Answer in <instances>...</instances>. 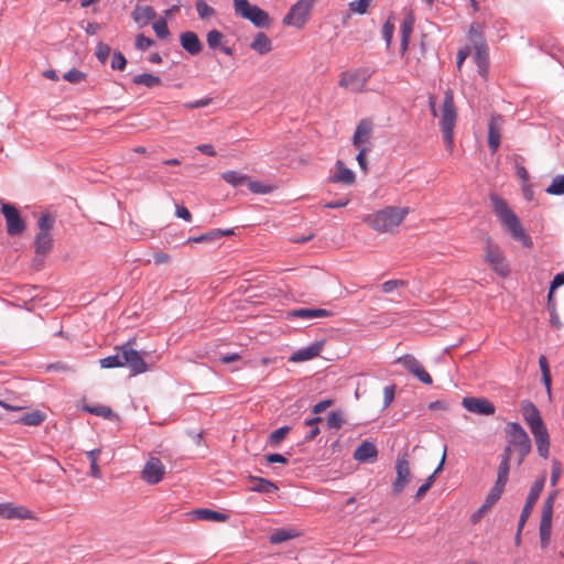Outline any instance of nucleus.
I'll return each instance as SVG.
<instances>
[{
    "label": "nucleus",
    "mask_w": 564,
    "mask_h": 564,
    "mask_svg": "<svg viewBox=\"0 0 564 564\" xmlns=\"http://www.w3.org/2000/svg\"><path fill=\"white\" fill-rule=\"evenodd\" d=\"M131 15L135 23L144 26L155 18L156 13L150 6H137Z\"/></svg>",
    "instance_id": "c85d7f7f"
},
{
    "label": "nucleus",
    "mask_w": 564,
    "mask_h": 564,
    "mask_svg": "<svg viewBox=\"0 0 564 564\" xmlns=\"http://www.w3.org/2000/svg\"><path fill=\"white\" fill-rule=\"evenodd\" d=\"M553 506L554 501L546 498L542 508V516L540 522V541L541 547L545 549L551 540V530H552V517H553Z\"/></svg>",
    "instance_id": "9b49d317"
},
{
    "label": "nucleus",
    "mask_w": 564,
    "mask_h": 564,
    "mask_svg": "<svg viewBox=\"0 0 564 564\" xmlns=\"http://www.w3.org/2000/svg\"><path fill=\"white\" fill-rule=\"evenodd\" d=\"M127 65V59L120 52H115L112 54L111 67L117 70H123Z\"/></svg>",
    "instance_id": "e2e57ef3"
},
{
    "label": "nucleus",
    "mask_w": 564,
    "mask_h": 564,
    "mask_svg": "<svg viewBox=\"0 0 564 564\" xmlns=\"http://www.w3.org/2000/svg\"><path fill=\"white\" fill-rule=\"evenodd\" d=\"M299 536V532L294 529H279L270 535L272 544H280Z\"/></svg>",
    "instance_id": "c9c22d12"
},
{
    "label": "nucleus",
    "mask_w": 564,
    "mask_h": 564,
    "mask_svg": "<svg viewBox=\"0 0 564 564\" xmlns=\"http://www.w3.org/2000/svg\"><path fill=\"white\" fill-rule=\"evenodd\" d=\"M507 434L509 436V445L519 447L521 444H524L530 441L529 435L523 430V427L516 422H510L507 424Z\"/></svg>",
    "instance_id": "4be33fe9"
},
{
    "label": "nucleus",
    "mask_w": 564,
    "mask_h": 564,
    "mask_svg": "<svg viewBox=\"0 0 564 564\" xmlns=\"http://www.w3.org/2000/svg\"><path fill=\"white\" fill-rule=\"evenodd\" d=\"M250 47L259 54L263 55L272 50V43L265 33L259 32L256 34L253 41L250 44Z\"/></svg>",
    "instance_id": "473e14b6"
},
{
    "label": "nucleus",
    "mask_w": 564,
    "mask_h": 564,
    "mask_svg": "<svg viewBox=\"0 0 564 564\" xmlns=\"http://www.w3.org/2000/svg\"><path fill=\"white\" fill-rule=\"evenodd\" d=\"M337 172L329 178L333 183H341L345 185H352L355 183L356 176L355 173L345 166L343 161L338 160L336 162Z\"/></svg>",
    "instance_id": "bb28decb"
},
{
    "label": "nucleus",
    "mask_w": 564,
    "mask_h": 564,
    "mask_svg": "<svg viewBox=\"0 0 564 564\" xmlns=\"http://www.w3.org/2000/svg\"><path fill=\"white\" fill-rule=\"evenodd\" d=\"M532 434L535 438L536 449H538L539 455L541 457L546 458L549 455V446H550L549 434H547L546 429L544 427L542 430L532 432Z\"/></svg>",
    "instance_id": "72a5a7b5"
},
{
    "label": "nucleus",
    "mask_w": 564,
    "mask_h": 564,
    "mask_svg": "<svg viewBox=\"0 0 564 564\" xmlns=\"http://www.w3.org/2000/svg\"><path fill=\"white\" fill-rule=\"evenodd\" d=\"M457 119V112L454 105V97L451 90H447L444 96L442 116H441V130L447 149L451 151L454 144V127Z\"/></svg>",
    "instance_id": "7ed1b4c3"
},
{
    "label": "nucleus",
    "mask_w": 564,
    "mask_h": 564,
    "mask_svg": "<svg viewBox=\"0 0 564 564\" xmlns=\"http://www.w3.org/2000/svg\"><path fill=\"white\" fill-rule=\"evenodd\" d=\"M474 61L477 65L478 73L482 78H487V73L489 68V52H488V45H482L481 43L479 46L474 48Z\"/></svg>",
    "instance_id": "393cba45"
},
{
    "label": "nucleus",
    "mask_w": 564,
    "mask_h": 564,
    "mask_svg": "<svg viewBox=\"0 0 564 564\" xmlns=\"http://www.w3.org/2000/svg\"><path fill=\"white\" fill-rule=\"evenodd\" d=\"M288 316L293 318L313 319L329 317L332 316V312L325 308L301 307L290 311Z\"/></svg>",
    "instance_id": "412c9836"
},
{
    "label": "nucleus",
    "mask_w": 564,
    "mask_h": 564,
    "mask_svg": "<svg viewBox=\"0 0 564 564\" xmlns=\"http://www.w3.org/2000/svg\"><path fill=\"white\" fill-rule=\"evenodd\" d=\"M395 473L397 477L392 484V491L394 495H400L410 482L412 476L409 455L406 452L400 453L398 455L395 462Z\"/></svg>",
    "instance_id": "6e6552de"
},
{
    "label": "nucleus",
    "mask_w": 564,
    "mask_h": 564,
    "mask_svg": "<svg viewBox=\"0 0 564 564\" xmlns=\"http://www.w3.org/2000/svg\"><path fill=\"white\" fill-rule=\"evenodd\" d=\"M1 213L7 221L8 235L12 237L22 235L26 226L18 208L10 203H2Z\"/></svg>",
    "instance_id": "1a4fd4ad"
},
{
    "label": "nucleus",
    "mask_w": 564,
    "mask_h": 564,
    "mask_svg": "<svg viewBox=\"0 0 564 564\" xmlns=\"http://www.w3.org/2000/svg\"><path fill=\"white\" fill-rule=\"evenodd\" d=\"M63 78L72 84H78L86 79V74L76 68H72L63 75Z\"/></svg>",
    "instance_id": "4d7b16f0"
},
{
    "label": "nucleus",
    "mask_w": 564,
    "mask_h": 564,
    "mask_svg": "<svg viewBox=\"0 0 564 564\" xmlns=\"http://www.w3.org/2000/svg\"><path fill=\"white\" fill-rule=\"evenodd\" d=\"M212 101L213 99L210 97H205L195 101L185 102L182 105V107L185 109H197L209 106Z\"/></svg>",
    "instance_id": "69168bd1"
},
{
    "label": "nucleus",
    "mask_w": 564,
    "mask_h": 564,
    "mask_svg": "<svg viewBox=\"0 0 564 564\" xmlns=\"http://www.w3.org/2000/svg\"><path fill=\"white\" fill-rule=\"evenodd\" d=\"M250 481L252 482L250 487L251 491L271 494L279 489L274 482L265 478L250 476Z\"/></svg>",
    "instance_id": "c756f323"
},
{
    "label": "nucleus",
    "mask_w": 564,
    "mask_h": 564,
    "mask_svg": "<svg viewBox=\"0 0 564 564\" xmlns=\"http://www.w3.org/2000/svg\"><path fill=\"white\" fill-rule=\"evenodd\" d=\"M505 119L501 115H492L488 124V147L492 153L500 147Z\"/></svg>",
    "instance_id": "2eb2a0df"
},
{
    "label": "nucleus",
    "mask_w": 564,
    "mask_h": 564,
    "mask_svg": "<svg viewBox=\"0 0 564 564\" xmlns=\"http://www.w3.org/2000/svg\"><path fill=\"white\" fill-rule=\"evenodd\" d=\"M45 420V414L41 411H33L31 413L24 414L20 422L24 425L29 426H37Z\"/></svg>",
    "instance_id": "37998d69"
},
{
    "label": "nucleus",
    "mask_w": 564,
    "mask_h": 564,
    "mask_svg": "<svg viewBox=\"0 0 564 564\" xmlns=\"http://www.w3.org/2000/svg\"><path fill=\"white\" fill-rule=\"evenodd\" d=\"M193 514L204 521L225 522L228 519L227 514L210 509H197Z\"/></svg>",
    "instance_id": "f704fd0d"
},
{
    "label": "nucleus",
    "mask_w": 564,
    "mask_h": 564,
    "mask_svg": "<svg viewBox=\"0 0 564 564\" xmlns=\"http://www.w3.org/2000/svg\"><path fill=\"white\" fill-rule=\"evenodd\" d=\"M134 339L128 340L126 344L116 347V350L122 351V367L127 366L132 375H140L149 370L143 356L133 349Z\"/></svg>",
    "instance_id": "423d86ee"
},
{
    "label": "nucleus",
    "mask_w": 564,
    "mask_h": 564,
    "mask_svg": "<svg viewBox=\"0 0 564 564\" xmlns=\"http://www.w3.org/2000/svg\"><path fill=\"white\" fill-rule=\"evenodd\" d=\"M503 490L505 487L495 484L484 501L485 508H491L500 499Z\"/></svg>",
    "instance_id": "49530a36"
},
{
    "label": "nucleus",
    "mask_w": 564,
    "mask_h": 564,
    "mask_svg": "<svg viewBox=\"0 0 564 564\" xmlns=\"http://www.w3.org/2000/svg\"><path fill=\"white\" fill-rule=\"evenodd\" d=\"M490 202L503 229L507 230L514 240L522 242L525 247H529L531 245V240L525 235L517 215L509 208L507 202L497 194H490Z\"/></svg>",
    "instance_id": "f257e3e1"
},
{
    "label": "nucleus",
    "mask_w": 564,
    "mask_h": 564,
    "mask_svg": "<svg viewBox=\"0 0 564 564\" xmlns=\"http://www.w3.org/2000/svg\"><path fill=\"white\" fill-rule=\"evenodd\" d=\"M398 364L404 366V368L416 377L421 382L425 384H432L433 380L430 373L423 368L421 362L413 355H404L397 359Z\"/></svg>",
    "instance_id": "ddd939ff"
},
{
    "label": "nucleus",
    "mask_w": 564,
    "mask_h": 564,
    "mask_svg": "<svg viewBox=\"0 0 564 564\" xmlns=\"http://www.w3.org/2000/svg\"><path fill=\"white\" fill-rule=\"evenodd\" d=\"M221 177L224 181H226L228 184H230L235 187L247 184L248 178H249L247 175L241 174L236 171H227L221 174Z\"/></svg>",
    "instance_id": "58836bf2"
},
{
    "label": "nucleus",
    "mask_w": 564,
    "mask_h": 564,
    "mask_svg": "<svg viewBox=\"0 0 564 564\" xmlns=\"http://www.w3.org/2000/svg\"><path fill=\"white\" fill-rule=\"evenodd\" d=\"M154 44V41L144 34H138L135 37V47L140 51H145Z\"/></svg>",
    "instance_id": "0e129e2a"
},
{
    "label": "nucleus",
    "mask_w": 564,
    "mask_h": 564,
    "mask_svg": "<svg viewBox=\"0 0 564 564\" xmlns=\"http://www.w3.org/2000/svg\"><path fill=\"white\" fill-rule=\"evenodd\" d=\"M232 229H213L196 237H189L187 243H212L220 240L224 236L232 235Z\"/></svg>",
    "instance_id": "b1692460"
},
{
    "label": "nucleus",
    "mask_w": 564,
    "mask_h": 564,
    "mask_svg": "<svg viewBox=\"0 0 564 564\" xmlns=\"http://www.w3.org/2000/svg\"><path fill=\"white\" fill-rule=\"evenodd\" d=\"M394 386H387L383 389V408H388L394 399Z\"/></svg>",
    "instance_id": "774afa93"
},
{
    "label": "nucleus",
    "mask_w": 564,
    "mask_h": 564,
    "mask_svg": "<svg viewBox=\"0 0 564 564\" xmlns=\"http://www.w3.org/2000/svg\"><path fill=\"white\" fill-rule=\"evenodd\" d=\"M224 37V34L218 30H210L206 35V41L208 46L215 50L220 48Z\"/></svg>",
    "instance_id": "8fccbe9b"
},
{
    "label": "nucleus",
    "mask_w": 564,
    "mask_h": 564,
    "mask_svg": "<svg viewBox=\"0 0 564 564\" xmlns=\"http://www.w3.org/2000/svg\"><path fill=\"white\" fill-rule=\"evenodd\" d=\"M371 0H355L349 3V9L352 12L365 14Z\"/></svg>",
    "instance_id": "052dcab7"
},
{
    "label": "nucleus",
    "mask_w": 564,
    "mask_h": 564,
    "mask_svg": "<svg viewBox=\"0 0 564 564\" xmlns=\"http://www.w3.org/2000/svg\"><path fill=\"white\" fill-rule=\"evenodd\" d=\"M373 131V123L370 119H362L357 124V128L355 130L354 137H352V144L355 148H366L365 144H367L372 135Z\"/></svg>",
    "instance_id": "f3484780"
},
{
    "label": "nucleus",
    "mask_w": 564,
    "mask_h": 564,
    "mask_svg": "<svg viewBox=\"0 0 564 564\" xmlns=\"http://www.w3.org/2000/svg\"><path fill=\"white\" fill-rule=\"evenodd\" d=\"M521 412L531 432L544 429V423L536 406L530 401H522Z\"/></svg>",
    "instance_id": "dca6fc26"
},
{
    "label": "nucleus",
    "mask_w": 564,
    "mask_h": 564,
    "mask_svg": "<svg viewBox=\"0 0 564 564\" xmlns=\"http://www.w3.org/2000/svg\"><path fill=\"white\" fill-rule=\"evenodd\" d=\"M84 410L90 414L101 416L104 419H112L116 415L113 414L112 410L105 405H93V406H85Z\"/></svg>",
    "instance_id": "a18cd8bd"
},
{
    "label": "nucleus",
    "mask_w": 564,
    "mask_h": 564,
    "mask_svg": "<svg viewBox=\"0 0 564 564\" xmlns=\"http://www.w3.org/2000/svg\"><path fill=\"white\" fill-rule=\"evenodd\" d=\"M52 234L37 232L34 239V248L37 257H45L53 248Z\"/></svg>",
    "instance_id": "cd10ccee"
},
{
    "label": "nucleus",
    "mask_w": 564,
    "mask_h": 564,
    "mask_svg": "<svg viewBox=\"0 0 564 564\" xmlns=\"http://www.w3.org/2000/svg\"><path fill=\"white\" fill-rule=\"evenodd\" d=\"M378 449L371 442H362L354 452V458L359 463H366L376 459Z\"/></svg>",
    "instance_id": "a878e982"
},
{
    "label": "nucleus",
    "mask_w": 564,
    "mask_h": 564,
    "mask_svg": "<svg viewBox=\"0 0 564 564\" xmlns=\"http://www.w3.org/2000/svg\"><path fill=\"white\" fill-rule=\"evenodd\" d=\"M0 518L3 519H30V511L21 506H14L13 503H0Z\"/></svg>",
    "instance_id": "5701e85b"
},
{
    "label": "nucleus",
    "mask_w": 564,
    "mask_h": 564,
    "mask_svg": "<svg viewBox=\"0 0 564 564\" xmlns=\"http://www.w3.org/2000/svg\"><path fill=\"white\" fill-rule=\"evenodd\" d=\"M141 474L145 482L156 485L164 478L165 466L158 457L151 456L147 460Z\"/></svg>",
    "instance_id": "f8f14e48"
},
{
    "label": "nucleus",
    "mask_w": 564,
    "mask_h": 564,
    "mask_svg": "<svg viewBox=\"0 0 564 564\" xmlns=\"http://www.w3.org/2000/svg\"><path fill=\"white\" fill-rule=\"evenodd\" d=\"M408 282L404 280H389L382 283L381 288L384 293H392L399 288L406 286Z\"/></svg>",
    "instance_id": "13d9d810"
},
{
    "label": "nucleus",
    "mask_w": 564,
    "mask_h": 564,
    "mask_svg": "<svg viewBox=\"0 0 564 564\" xmlns=\"http://www.w3.org/2000/svg\"><path fill=\"white\" fill-rule=\"evenodd\" d=\"M111 48L108 44L99 42L96 46V56L99 62L105 63L109 55H110Z\"/></svg>",
    "instance_id": "bf43d9fd"
},
{
    "label": "nucleus",
    "mask_w": 564,
    "mask_h": 564,
    "mask_svg": "<svg viewBox=\"0 0 564 564\" xmlns=\"http://www.w3.org/2000/svg\"><path fill=\"white\" fill-rule=\"evenodd\" d=\"M373 70L369 67H359L352 70H346L340 74L338 85L354 93H361Z\"/></svg>",
    "instance_id": "39448f33"
},
{
    "label": "nucleus",
    "mask_w": 564,
    "mask_h": 564,
    "mask_svg": "<svg viewBox=\"0 0 564 564\" xmlns=\"http://www.w3.org/2000/svg\"><path fill=\"white\" fill-rule=\"evenodd\" d=\"M195 8L197 11L198 17L202 20L208 19L213 15H215L216 11L214 8L207 4L205 0H197L195 3Z\"/></svg>",
    "instance_id": "de8ad7c7"
},
{
    "label": "nucleus",
    "mask_w": 564,
    "mask_h": 564,
    "mask_svg": "<svg viewBox=\"0 0 564 564\" xmlns=\"http://www.w3.org/2000/svg\"><path fill=\"white\" fill-rule=\"evenodd\" d=\"M510 464L500 463L498 468V475L496 479V485L501 487H506L509 478Z\"/></svg>",
    "instance_id": "6e6d98bb"
},
{
    "label": "nucleus",
    "mask_w": 564,
    "mask_h": 564,
    "mask_svg": "<svg viewBox=\"0 0 564 564\" xmlns=\"http://www.w3.org/2000/svg\"><path fill=\"white\" fill-rule=\"evenodd\" d=\"M406 214V208L389 206L370 216V225L380 232L392 231L400 226Z\"/></svg>",
    "instance_id": "f03ea898"
},
{
    "label": "nucleus",
    "mask_w": 564,
    "mask_h": 564,
    "mask_svg": "<svg viewBox=\"0 0 564 564\" xmlns=\"http://www.w3.org/2000/svg\"><path fill=\"white\" fill-rule=\"evenodd\" d=\"M485 260L497 274L501 276H507L509 274V264L498 246L488 242Z\"/></svg>",
    "instance_id": "9d476101"
},
{
    "label": "nucleus",
    "mask_w": 564,
    "mask_h": 564,
    "mask_svg": "<svg viewBox=\"0 0 564 564\" xmlns=\"http://www.w3.org/2000/svg\"><path fill=\"white\" fill-rule=\"evenodd\" d=\"M132 82L137 85H143L149 88L161 85V78L156 75L143 73L133 77Z\"/></svg>",
    "instance_id": "4c0bfd02"
},
{
    "label": "nucleus",
    "mask_w": 564,
    "mask_h": 564,
    "mask_svg": "<svg viewBox=\"0 0 564 564\" xmlns=\"http://www.w3.org/2000/svg\"><path fill=\"white\" fill-rule=\"evenodd\" d=\"M563 284H564V272H560L554 276V279L550 285V291H549V295H547V310L550 312V319H551V323L556 328L561 327V321H560L558 315L555 313V304L553 303V292H554V290H556L557 288H560Z\"/></svg>",
    "instance_id": "a211bd4d"
},
{
    "label": "nucleus",
    "mask_w": 564,
    "mask_h": 564,
    "mask_svg": "<svg viewBox=\"0 0 564 564\" xmlns=\"http://www.w3.org/2000/svg\"><path fill=\"white\" fill-rule=\"evenodd\" d=\"M314 2L315 0H299L283 18V24L297 29L303 28L308 20Z\"/></svg>",
    "instance_id": "0eeeda50"
},
{
    "label": "nucleus",
    "mask_w": 564,
    "mask_h": 564,
    "mask_svg": "<svg viewBox=\"0 0 564 564\" xmlns=\"http://www.w3.org/2000/svg\"><path fill=\"white\" fill-rule=\"evenodd\" d=\"M323 346H324V341H316L307 347H303V348L299 349L297 351H295L294 354H292L289 357V361L302 362V361L311 360L321 354Z\"/></svg>",
    "instance_id": "6ab92c4d"
},
{
    "label": "nucleus",
    "mask_w": 564,
    "mask_h": 564,
    "mask_svg": "<svg viewBox=\"0 0 564 564\" xmlns=\"http://www.w3.org/2000/svg\"><path fill=\"white\" fill-rule=\"evenodd\" d=\"M445 457H446V448L444 449V453L442 455V458H441V462L437 466V468L434 470V473L432 475H430L425 482L423 485H421L419 487V489L416 490V494H415V499L416 500H421L422 497L430 490V488L433 486L434 481H435V476L436 474H438L442 469H443V466H444V463H445Z\"/></svg>",
    "instance_id": "2f4dec72"
},
{
    "label": "nucleus",
    "mask_w": 564,
    "mask_h": 564,
    "mask_svg": "<svg viewBox=\"0 0 564 564\" xmlns=\"http://www.w3.org/2000/svg\"><path fill=\"white\" fill-rule=\"evenodd\" d=\"M539 365H540V368H541V371L543 375V380L545 382V386L549 389L551 379H550V373H549L547 359L545 356H540Z\"/></svg>",
    "instance_id": "338daca9"
},
{
    "label": "nucleus",
    "mask_w": 564,
    "mask_h": 564,
    "mask_svg": "<svg viewBox=\"0 0 564 564\" xmlns=\"http://www.w3.org/2000/svg\"><path fill=\"white\" fill-rule=\"evenodd\" d=\"M247 186L254 194H269L273 191L271 185H267L259 181H251L250 178H248Z\"/></svg>",
    "instance_id": "603ef678"
},
{
    "label": "nucleus",
    "mask_w": 564,
    "mask_h": 564,
    "mask_svg": "<svg viewBox=\"0 0 564 564\" xmlns=\"http://www.w3.org/2000/svg\"><path fill=\"white\" fill-rule=\"evenodd\" d=\"M182 47L191 55H197L203 50V43L193 31H185L180 35Z\"/></svg>",
    "instance_id": "aec40b11"
},
{
    "label": "nucleus",
    "mask_w": 564,
    "mask_h": 564,
    "mask_svg": "<svg viewBox=\"0 0 564 564\" xmlns=\"http://www.w3.org/2000/svg\"><path fill=\"white\" fill-rule=\"evenodd\" d=\"M413 25H414V17L412 13H409L405 17V19L403 20L401 28H400L402 52H405L408 50L409 40H410L411 33L413 31Z\"/></svg>",
    "instance_id": "7c9ffc66"
},
{
    "label": "nucleus",
    "mask_w": 564,
    "mask_h": 564,
    "mask_svg": "<svg viewBox=\"0 0 564 564\" xmlns=\"http://www.w3.org/2000/svg\"><path fill=\"white\" fill-rule=\"evenodd\" d=\"M55 225V217L50 213H44L37 219V228L39 232L51 234L53 227Z\"/></svg>",
    "instance_id": "a19ab883"
},
{
    "label": "nucleus",
    "mask_w": 564,
    "mask_h": 564,
    "mask_svg": "<svg viewBox=\"0 0 564 564\" xmlns=\"http://www.w3.org/2000/svg\"><path fill=\"white\" fill-rule=\"evenodd\" d=\"M393 32H394V23L391 21V19H388L382 26V35H383V39H384L388 47L391 44Z\"/></svg>",
    "instance_id": "680f3d73"
},
{
    "label": "nucleus",
    "mask_w": 564,
    "mask_h": 564,
    "mask_svg": "<svg viewBox=\"0 0 564 564\" xmlns=\"http://www.w3.org/2000/svg\"><path fill=\"white\" fill-rule=\"evenodd\" d=\"M152 26L156 36L161 40H165L171 35L165 18L159 19Z\"/></svg>",
    "instance_id": "3c124183"
},
{
    "label": "nucleus",
    "mask_w": 564,
    "mask_h": 564,
    "mask_svg": "<svg viewBox=\"0 0 564 564\" xmlns=\"http://www.w3.org/2000/svg\"><path fill=\"white\" fill-rule=\"evenodd\" d=\"M327 427L338 430L345 423V413L341 410L332 411L327 416Z\"/></svg>",
    "instance_id": "79ce46f5"
},
{
    "label": "nucleus",
    "mask_w": 564,
    "mask_h": 564,
    "mask_svg": "<svg viewBox=\"0 0 564 564\" xmlns=\"http://www.w3.org/2000/svg\"><path fill=\"white\" fill-rule=\"evenodd\" d=\"M468 37H469L470 44L473 45L474 48L479 46L480 43L482 45H487V43L484 39V35H482L481 29H480V24H478V23H473L470 25Z\"/></svg>",
    "instance_id": "ea45409f"
},
{
    "label": "nucleus",
    "mask_w": 564,
    "mask_h": 564,
    "mask_svg": "<svg viewBox=\"0 0 564 564\" xmlns=\"http://www.w3.org/2000/svg\"><path fill=\"white\" fill-rule=\"evenodd\" d=\"M122 351L117 350L115 355L105 357L100 360V366L102 368H116V367H122Z\"/></svg>",
    "instance_id": "09e8293b"
},
{
    "label": "nucleus",
    "mask_w": 564,
    "mask_h": 564,
    "mask_svg": "<svg viewBox=\"0 0 564 564\" xmlns=\"http://www.w3.org/2000/svg\"><path fill=\"white\" fill-rule=\"evenodd\" d=\"M291 427L290 426H282L275 431H273L269 437H268V444L271 446V447H276L281 441H283L285 438V436L288 435V433L290 432Z\"/></svg>",
    "instance_id": "c03bdc74"
},
{
    "label": "nucleus",
    "mask_w": 564,
    "mask_h": 564,
    "mask_svg": "<svg viewBox=\"0 0 564 564\" xmlns=\"http://www.w3.org/2000/svg\"><path fill=\"white\" fill-rule=\"evenodd\" d=\"M544 484H545L544 475L539 477L538 479H535V481L532 484V486L530 488V492L527 497L525 503H529L532 506L535 505V502L538 501V499L544 488Z\"/></svg>",
    "instance_id": "e433bc0d"
},
{
    "label": "nucleus",
    "mask_w": 564,
    "mask_h": 564,
    "mask_svg": "<svg viewBox=\"0 0 564 564\" xmlns=\"http://www.w3.org/2000/svg\"><path fill=\"white\" fill-rule=\"evenodd\" d=\"M524 159L521 155H516L514 158V165L517 170V175L522 181V183H529L530 182V175L527 171V169L523 166Z\"/></svg>",
    "instance_id": "5fc2aeb1"
},
{
    "label": "nucleus",
    "mask_w": 564,
    "mask_h": 564,
    "mask_svg": "<svg viewBox=\"0 0 564 564\" xmlns=\"http://www.w3.org/2000/svg\"><path fill=\"white\" fill-rule=\"evenodd\" d=\"M234 9L237 15L249 20L256 28H269L271 19L269 14L256 4H250L248 0H232Z\"/></svg>",
    "instance_id": "20e7f679"
},
{
    "label": "nucleus",
    "mask_w": 564,
    "mask_h": 564,
    "mask_svg": "<svg viewBox=\"0 0 564 564\" xmlns=\"http://www.w3.org/2000/svg\"><path fill=\"white\" fill-rule=\"evenodd\" d=\"M462 405L471 413L479 415H492L496 408L487 398L466 397L462 401Z\"/></svg>",
    "instance_id": "4468645a"
},
{
    "label": "nucleus",
    "mask_w": 564,
    "mask_h": 564,
    "mask_svg": "<svg viewBox=\"0 0 564 564\" xmlns=\"http://www.w3.org/2000/svg\"><path fill=\"white\" fill-rule=\"evenodd\" d=\"M546 193H549L551 195H563L564 194V175L555 176L552 184L546 188Z\"/></svg>",
    "instance_id": "864d4df0"
}]
</instances>
